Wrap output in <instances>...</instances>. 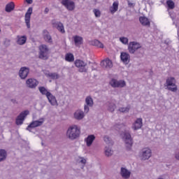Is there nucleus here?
Segmentation results:
<instances>
[{"mask_svg":"<svg viewBox=\"0 0 179 179\" xmlns=\"http://www.w3.org/2000/svg\"><path fill=\"white\" fill-rule=\"evenodd\" d=\"M118 1H115L113 6L110 7V12L112 15H114L117 10H118Z\"/></svg>","mask_w":179,"mask_h":179,"instance_id":"393cba45","label":"nucleus"},{"mask_svg":"<svg viewBox=\"0 0 179 179\" xmlns=\"http://www.w3.org/2000/svg\"><path fill=\"white\" fill-rule=\"evenodd\" d=\"M142 118H138L133 124V128L136 131V129H141L142 128Z\"/></svg>","mask_w":179,"mask_h":179,"instance_id":"412c9836","label":"nucleus"},{"mask_svg":"<svg viewBox=\"0 0 179 179\" xmlns=\"http://www.w3.org/2000/svg\"><path fill=\"white\" fill-rule=\"evenodd\" d=\"M84 110H85V113H89V106L85 105Z\"/></svg>","mask_w":179,"mask_h":179,"instance_id":"a19ab883","label":"nucleus"},{"mask_svg":"<svg viewBox=\"0 0 179 179\" xmlns=\"http://www.w3.org/2000/svg\"><path fill=\"white\" fill-rule=\"evenodd\" d=\"M103 141H105V142H110V138H108V136H105L104 138H103Z\"/></svg>","mask_w":179,"mask_h":179,"instance_id":"79ce46f5","label":"nucleus"},{"mask_svg":"<svg viewBox=\"0 0 179 179\" xmlns=\"http://www.w3.org/2000/svg\"><path fill=\"white\" fill-rule=\"evenodd\" d=\"M120 41H121V43H122V44H128V38H125V37H122L120 38Z\"/></svg>","mask_w":179,"mask_h":179,"instance_id":"58836bf2","label":"nucleus"},{"mask_svg":"<svg viewBox=\"0 0 179 179\" xmlns=\"http://www.w3.org/2000/svg\"><path fill=\"white\" fill-rule=\"evenodd\" d=\"M29 70L28 68L26 67H22L20 70V77L21 79H26L27 78V76L29 75Z\"/></svg>","mask_w":179,"mask_h":179,"instance_id":"f3484780","label":"nucleus"},{"mask_svg":"<svg viewBox=\"0 0 179 179\" xmlns=\"http://www.w3.org/2000/svg\"><path fill=\"white\" fill-rule=\"evenodd\" d=\"M43 34V38L45 41H47L48 43H52V38L51 37V35H50V33H48V31L44 30Z\"/></svg>","mask_w":179,"mask_h":179,"instance_id":"b1692460","label":"nucleus"},{"mask_svg":"<svg viewBox=\"0 0 179 179\" xmlns=\"http://www.w3.org/2000/svg\"><path fill=\"white\" fill-rule=\"evenodd\" d=\"M101 65L106 69H110L113 66V62L110 59H106L101 62Z\"/></svg>","mask_w":179,"mask_h":179,"instance_id":"6ab92c4d","label":"nucleus"},{"mask_svg":"<svg viewBox=\"0 0 179 179\" xmlns=\"http://www.w3.org/2000/svg\"><path fill=\"white\" fill-rule=\"evenodd\" d=\"M38 90L41 94L46 96L49 103L52 106H58V103L57 102V99H55V96L51 94V92H48L47 89L44 87H39Z\"/></svg>","mask_w":179,"mask_h":179,"instance_id":"f03ea898","label":"nucleus"},{"mask_svg":"<svg viewBox=\"0 0 179 179\" xmlns=\"http://www.w3.org/2000/svg\"><path fill=\"white\" fill-rule=\"evenodd\" d=\"M128 6L129 8H135V3H132L129 1H128Z\"/></svg>","mask_w":179,"mask_h":179,"instance_id":"ea45409f","label":"nucleus"},{"mask_svg":"<svg viewBox=\"0 0 179 179\" xmlns=\"http://www.w3.org/2000/svg\"><path fill=\"white\" fill-rule=\"evenodd\" d=\"M74 44L76 47H80L82 44H83V38L82 36H79L78 35H76L73 37Z\"/></svg>","mask_w":179,"mask_h":179,"instance_id":"a211bd4d","label":"nucleus"},{"mask_svg":"<svg viewBox=\"0 0 179 179\" xmlns=\"http://www.w3.org/2000/svg\"><path fill=\"white\" fill-rule=\"evenodd\" d=\"M175 157L177 159V160H179V154H176Z\"/></svg>","mask_w":179,"mask_h":179,"instance_id":"49530a36","label":"nucleus"},{"mask_svg":"<svg viewBox=\"0 0 179 179\" xmlns=\"http://www.w3.org/2000/svg\"><path fill=\"white\" fill-rule=\"evenodd\" d=\"M141 47V44L138 42H130L128 47L129 52H130V54H134L135 51H136V50H139Z\"/></svg>","mask_w":179,"mask_h":179,"instance_id":"9d476101","label":"nucleus"},{"mask_svg":"<svg viewBox=\"0 0 179 179\" xmlns=\"http://www.w3.org/2000/svg\"><path fill=\"white\" fill-rule=\"evenodd\" d=\"M166 5L169 9H174V8H176V4L174 3V1H173L172 0H168L166 1Z\"/></svg>","mask_w":179,"mask_h":179,"instance_id":"473e14b6","label":"nucleus"},{"mask_svg":"<svg viewBox=\"0 0 179 179\" xmlns=\"http://www.w3.org/2000/svg\"><path fill=\"white\" fill-rule=\"evenodd\" d=\"M48 12H50V9H48V8H45L44 10V13L47 14L48 13Z\"/></svg>","mask_w":179,"mask_h":179,"instance_id":"a18cd8bd","label":"nucleus"},{"mask_svg":"<svg viewBox=\"0 0 179 179\" xmlns=\"http://www.w3.org/2000/svg\"><path fill=\"white\" fill-rule=\"evenodd\" d=\"M92 45H95L96 47H99V48H104V45L99 40H94L92 41Z\"/></svg>","mask_w":179,"mask_h":179,"instance_id":"c756f323","label":"nucleus"},{"mask_svg":"<svg viewBox=\"0 0 179 179\" xmlns=\"http://www.w3.org/2000/svg\"><path fill=\"white\" fill-rule=\"evenodd\" d=\"M110 85L112 87H124L126 85L125 81L124 80H111L110 82Z\"/></svg>","mask_w":179,"mask_h":179,"instance_id":"ddd939ff","label":"nucleus"},{"mask_svg":"<svg viewBox=\"0 0 179 179\" xmlns=\"http://www.w3.org/2000/svg\"><path fill=\"white\" fill-rule=\"evenodd\" d=\"M26 41H27V37H26V36H17V43L19 44V45H23V44H26Z\"/></svg>","mask_w":179,"mask_h":179,"instance_id":"5701e85b","label":"nucleus"},{"mask_svg":"<svg viewBox=\"0 0 179 179\" xmlns=\"http://www.w3.org/2000/svg\"><path fill=\"white\" fill-rule=\"evenodd\" d=\"M120 174L123 178L128 179L131 176V172H129L127 169L122 168Z\"/></svg>","mask_w":179,"mask_h":179,"instance_id":"4be33fe9","label":"nucleus"},{"mask_svg":"<svg viewBox=\"0 0 179 179\" xmlns=\"http://www.w3.org/2000/svg\"><path fill=\"white\" fill-rule=\"evenodd\" d=\"M66 136L69 139L73 141L80 136V128L76 124H73L69 127L66 131Z\"/></svg>","mask_w":179,"mask_h":179,"instance_id":"f257e3e1","label":"nucleus"},{"mask_svg":"<svg viewBox=\"0 0 179 179\" xmlns=\"http://www.w3.org/2000/svg\"><path fill=\"white\" fill-rule=\"evenodd\" d=\"M83 117H85V113L82 110H77L74 113V118H76V120H82Z\"/></svg>","mask_w":179,"mask_h":179,"instance_id":"cd10ccee","label":"nucleus"},{"mask_svg":"<svg viewBox=\"0 0 179 179\" xmlns=\"http://www.w3.org/2000/svg\"><path fill=\"white\" fill-rule=\"evenodd\" d=\"M61 3L68 10H74L75 9V2L71 0H62Z\"/></svg>","mask_w":179,"mask_h":179,"instance_id":"1a4fd4ad","label":"nucleus"},{"mask_svg":"<svg viewBox=\"0 0 179 179\" xmlns=\"http://www.w3.org/2000/svg\"><path fill=\"white\" fill-rule=\"evenodd\" d=\"M129 106H127L126 108H120L119 109V111H120V113H128V111H129Z\"/></svg>","mask_w":179,"mask_h":179,"instance_id":"4c0bfd02","label":"nucleus"},{"mask_svg":"<svg viewBox=\"0 0 179 179\" xmlns=\"http://www.w3.org/2000/svg\"><path fill=\"white\" fill-rule=\"evenodd\" d=\"M123 138L126 143V148L128 150L132 148V138L131 137V134L129 132H125L123 134Z\"/></svg>","mask_w":179,"mask_h":179,"instance_id":"6e6552de","label":"nucleus"},{"mask_svg":"<svg viewBox=\"0 0 179 179\" xmlns=\"http://www.w3.org/2000/svg\"><path fill=\"white\" fill-rule=\"evenodd\" d=\"M6 159V151L5 150H0V162Z\"/></svg>","mask_w":179,"mask_h":179,"instance_id":"2f4dec72","label":"nucleus"},{"mask_svg":"<svg viewBox=\"0 0 179 179\" xmlns=\"http://www.w3.org/2000/svg\"><path fill=\"white\" fill-rule=\"evenodd\" d=\"M39 48V58L41 59H48V55H50V48L47 45H41Z\"/></svg>","mask_w":179,"mask_h":179,"instance_id":"7ed1b4c3","label":"nucleus"},{"mask_svg":"<svg viewBox=\"0 0 179 179\" xmlns=\"http://www.w3.org/2000/svg\"><path fill=\"white\" fill-rule=\"evenodd\" d=\"M93 13L95 15V17H100V16H101V12L97 8H94L93 10Z\"/></svg>","mask_w":179,"mask_h":179,"instance_id":"f704fd0d","label":"nucleus"},{"mask_svg":"<svg viewBox=\"0 0 179 179\" xmlns=\"http://www.w3.org/2000/svg\"><path fill=\"white\" fill-rule=\"evenodd\" d=\"M115 108H117V106H115V104L109 103L108 108V111H110V113H113V111H114V110H115Z\"/></svg>","mask_w":179,"mask_h":179,"instance_id":"c9c22d12","label":"nucleus"},{"mask_svg":"<svg viewBox=\"0 0 179 179\" xmlns=\"http://www.w3.org/2000/svg\"><path fill=\"white\" fill-rule=\"evenodd\" d=\"M96 139V137L94 135H90L87 137L85 139V142L87 143V146H92V143H93V141Z\"/></svg>","mask_w":179,"mask_h":179,"instance_id":"a878e982","label":"nucleus"},{"mask_svg":"<svg viewBox=\"0 0 179 179\" xmlns=\"http://www.w3.org/2000/svg\"><path fill=\"white\" fill-rule=\"evenodd\" d=\"M30 114V112L28 110L22 111L16 118L15 120V124L17 125H22L23 124V122L24 121V119L27 115Z\"/></svg>","mask_w":179,"mask_h":179,"instance_id":"39448f33","label":"nucleus"},{"mask_svg":"<svg viewBox=\"0 0 179 179\" xmlns=\"http://www.w3.org/2000/svg\"><path fill=\"white\" fill-rule=\"evenodd\" d=\"M32 13H33V8L30 7L28 8L25 14V23L27 24V29H30V19L31 17Z\"/></svg>","mask_w":179,"mask_h":179,"instance_id":"f8f14e48","label":"nucleus"},{"mask_svg":"<svg viewBox=\"0 0 179 179\" xmlns=\"http://www.w3.org/2000/svg\"><path fill=\"white\" fill-rule=\"evenodd\" d=\"M27 87L30 89H35L38 85V81L34 78H29L26 81Z\"/></svg>","mask_w":179,"mask_h":179,"instance_id":"4468645a","label":"nucleus"},{"mask_svg":"<svg viewBox=\"0 0 179 179\" xmlns=\"http://www.w3.org/2000/svg\"><path fill=\"white\" fill-rule=\"evenodd\" d=\"M75 65L77 68H79V72H87V63H85L83 60L76 59L75 61Z\"/></svg>","mask_w":179,"mask_h":179,"instance_id":"0eeeda50","label":"nucleus"},{"mask_svg":"<svg viewBox=\"0 0 179 179\" xmlns=\"http://www.w3.org/2000/svg\"><path fill=\"white\" fill-rule=\"evenodd\" d=\"M80 163H82L83 164H86V159H85L84 158H81Z\"/></svg>","mask_w":179,"mask_h":179,"instance_id":"c03bdc74","label":"nucleus"},{"mask_svg":"<svg viewBox=\"0 0 179 179\" xmlns=\"http://www.w3.org/2000/svg\"><path fill=\"white\" fill-rule=\"evenodd\" d=\"M25 2L29 5H31V3H33V0H25Z\"/></svg>","mask_w":179,"mask_h":179,"instance_id":"37998d69","label":"nucleus"},{"mask_svg":"<svg viewBox=\"0 0 179 179\" xmlns=\"http://www.w3.org/2000/svg\"><path fill=\"white\" fill-rule=\"evenodd\" d=\"M152 157V150L148 148H143L141 153L142 160H148Z\"/></svg>","mask_w":179,"mask_h":179,"instance_id":"9b49d317","label":"nucleus"},{"mask_svg":"<svg viewBox=\"0 0 179 179\" xmlns=\"http://www.w3.org/2000/svg\"><path fill=\"white\" fill-rule=\"evenodd\" d=\"M52 26L55 29H57L59 33H62V34H64L65 33V28L64 27V24L61 22L57 21V20H52L51 21Z\"/></svg>","mask_w":179,"mask_h":179,"instance_id":"423d86ee","label":"nucleus"},{"mask_svg":"<svg viewBox=\"0 0 179 179\" xmlns=\"http://www.w3.org/2000/svg\"><path fill=\"white\" fill-rule=\"evenodd\" d=\"M43 124H44V118H41L39 120L32 122L29 125H28L27 129H29V128H37V127H41Z\"/></svg>","mask_w":179,"mask_h":179,"instance_id":"2eb2a0df","label":"nucleus"},{"mask_svg":"<svg viewBox=\"0 0 179 179\" xmlns=\"http://www.w3.org/2000/svg\"><path fill=\"white\" fill-rule=\"evenodd\" d=\"M105 155L106 156H111L113 155V150L110 148L106 147L105 148Z\"/></svg>","mask_w":179,"mask_h":179,"instance_id":"72a5a7b5","label":"nucleus"},{"mask_svg":"<svg viewBox=\"0 0 179 179\" xmlns=\"http://www.w3.org/2000/svg\"><path fill=\"white\" fill-rule=\"evenodd\" d=\"M65 61L67 62H73L75 61V56L72 53H66L65 55Z\"/></svg>","mask_w":179,"mask_h":179,"instance_id":"bb28decb","label":"nucleus"},{"mask_svg":"<svg viewBox=\"0 0 179 179\" xmlns=\"http://www.w3.org/2000/svg\"><path fill=\"white\" fill-rule=\"evenodd\" d=\"M15 9V3L10 2L6 6V12L10 13Z\"/></svg>","mask_w":179,"mask_h":179,"instance_id":"c85d7f7f","label":"nucleus"},{"mask_svg":"<svg viewBox=\"0 0 179 179\" xmlns=\"http://www.w3.org/2000/svg\"><path fill=\"white\" fill-rule=\"evenodd\" d=\"M139 21L143 26H147L148 27H150V21L148 19V17H140Z\"/></svg>","mask_w":179,"mask_h":179,"instance_id":"aec40b11","label":"nucleus"},{"mask_svg":"<svg viewBox=\"0 0 179 179\" xmlns=\"http://www.w3.org/2000/svg\"><path fill=\"white\" fill-rule=\"evenodd\" d=\"M176 78L174 77H169L166 81V86L168 90L170 92H173L176 93L178 89L177 88V85H176Z\"/></svg>","mask_w":179,"mask_h":179,"instance_id":"20e7f679","label":"nucleus"},{"mask_svg":"<svg viewBox=\"0 0 179 179\" xmlns=\"http://www.w3.org/2000/svg\"><path fill=\"white\" fill-rule=\"evenodd\" d=\"M120 58L122 62L126 65H128V64H129V61H131V56L127 52H121Z\"/></svg>","mask_w":179,"mask_h":179,"instance_id":"dca6fc26","label":"nucleus"},{"mask_svg":"<svg viewBox=\"0 0 179 179\" xmlns=\"http://www.w3.org/2000/svg\"><path fill=\"white\" fill-rule=\"evenodd\" d=\"M85 103L89 107L93 106V99L90 96H87L85 99Z\"/></svg>","mask_w":179,"mask_h":179,"instance_id":"7c9ffc66","label":"nucleus"},{"mask_svg":"<svg viewBox=\"0 0 179 179\" xmlns=\"http://www.w3.org/2000/svg\"><path fill=\"white\" fill-rule=\"evenodd\" d=\"M0 31H1V29H0Z\"/></svg>","mask_w":179,"mask_h":179,"instance_id":"de8ad7c7","label":"nucleus"},{"mask_svg":"<svg viewBox=\"0 0 179 179\" xmlns=\"http://www.w3.org/2000/svg\"><path fill=\"white\" fill-rule=\"evenodd\" d=\"M49 76L51 79H58V78H59V76L57 73H49Z\"/></svg>","mask_w":179,"mask_h":179,"instance_id":"e433bc0d","label":"nucleus"}]
</instances>
